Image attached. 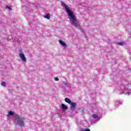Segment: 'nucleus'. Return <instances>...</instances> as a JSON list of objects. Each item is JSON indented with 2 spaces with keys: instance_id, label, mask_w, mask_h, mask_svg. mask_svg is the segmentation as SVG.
Returning <instances> with one entry per match:
<instances>
[{
  "instance_id": "obj_1",
  "label": "nucleus",
  "mask_w": 131,
  "mask_h": 131,
  "mask_svg": "<svg viewBox=\"0 0 131 131\" xmlns=\"http://www.w3.org/2000/svg\"><path fill=\"white\" fill-rule=\"evenodd\" d=\"M63 5L64 6V9L66 11V12L68 14L69 19L71 22V24H72V25H74L75 27L78 28V29H80L81 32H84V30L81 28L79 21L76 20V17L75 16L74 12L70 10L68 6L66 5L65 4H63Z\"/></svg>"
},
{
  "instance_id": "obj_2",
  "label": "nucleus",
  "mask_w": 131,
  "mask_h": 131,
  "mask_svg": "<svg viewBox=\"0 0 131 131\" xmlns=\"http://www.w3.org/2000/svg\"><path fill=\"white\" fill-rule=\"evenodd\" d=\"M117 89L120 91V94H124L125 95H128L131 94V89H128V85H125L123 83L119 85Z\"/></svg>"
},
{
  "instance_id": "obj_3",
  "label": "nucleus",
  "mask_w": 131,
  "mask_h": 131,
  "mask_svg": "<svg viewBox=\"0 0 131 131\" xmlns=\"http://www.w3.org/2000/svg\"><path fill=\"white\" fill-rule=\"evenodd\" d=\"M14 122L15 124L19 125V126H24V118L17 114L14 115Z\"/></svg>"
},
{
  "instance_id": "obj_4",
  "label": "nucleus",
  "mask_w": 131,
  "mask_h": 131,
  "mask_svg": "<svg viewBox=\"0 0 131 131\" xmlns=\"http://www.w3.org/2000/svg\"><path fill=\"white\" fill-rule=\"evenodd\" d=\"M19 57L21 59V61H23V62H26L27 59L26 57H25V55H24V53H19Z\"/></svg>"
},
{
  "instance_id": "obj_5",
  "label": "nucleus",
  "mask_w": 131,
  "mask_h": 131,
  "mask_svg": "<svg viewBox=\"0 0 131 131\" xmlns=\"http://www.w3.org/2000/svg\"><path fill=\"white\" fill-rule=\"evenodd\" d=\"M71 110L74 111L76 108L77 104L75 102H72L71 104Z\"/></svg>"
},
{
  "instance_id": "obj_6",
  "label": "nucleus",
  "mask_w": 131,
  "mask_h": 131,
  "mask_svg": "<svg viewBox=\"0 0 131 131\" xmlns=\"http://www.w3.org/2000/svg\"><path fill=\"white\" fill-rule=\"evenodd\" d=\"M59 42L60 45H61V46H62L63 48H67V44H66V43H65V42L63 40H59Z\"/></svg>"
},
{
  "instance_id": "obj_7",
  "label": "nucleus",
  "mask_w": 131,
  "mask_h": 131,
  "mask_svg": "<svg viewBox=\"0 0 131 131\" xmlns=\"http://www.w3.org/2000/svg\"><path fill=\"white\" fill-rule=\"evenodd\" d=\"M122 104V101H116L115 102V106L116 107H118L120 105H121Z\"/></svg>"
},
{
  "instance_id": "obj_8",
  "label": "nucleus",
  "mask_w": 131,
  "mask_h": 131,
  "mask_svg": "<svg viewBox=\"0 0 131 131\" xmlns=\"http://www.w3.org/2000/svg\"><path fill=\"white\" fill-rule=\"evenodd\" d=\"M64 101L66 102V103H68V104H71L72 102H71V100L68 98H66Z\"/></svg>"
},
{
  "instance_id": "obj_9",
  "label": "nucleus",
  "mask_w": 131,
  "mask_h": 131,
  "mask_svg": "<svg viewBox=\"0 0 131 131\" xmlns=\"http://www.w3.org/2000/svg\"><path fill=\"white\" fill-rule=\"evenodd\" d=\"M61 108H62V110H67L68 107H67V105L62 103L61 104Z\"/></svg>"
},
{
  "instance_id": "obj_10",
  "label": "nucleus",
  "mask_w": 131,
  "mask_h": 131,
  "mask_svg": "<svg viewBox=\"0 0 131 131\" xmlns=\"http://www.w3.org/2000/svg\"><path fill=\"white\" fill-rule=\"evenodd\" d=\"M13 115H14V112L12 111H9L7 115V117H9V116H13Z\"/></svg>"
},
{
  "instance_id": "obj_11",
  "label": "nucleus",
  "mask_w": 131,
  "mask_h": 131,
  "mask_svg": "<svg viewBox=\"0 0 131 131\" xmlns=\"http://www.w3.org/2000/svg\"><path fill=\"white\" fill-rule=\"evenodd\" d=\"M45 18H47V19H50V18H51V16L49 14H46V15L45 16Z\"/></svg>"
},
{
  "instance_id": "obj_12",
  "label": "nucleus",
  "mask_w": 131,
  "mask_h": 131,
  "mask_svg": "<svg viewBox=\"0 0 131 131\" xmlns=\"http://www.w3.org/2000/svg\"><path fill=\"white\" fill-rule=\"evenodd\" d=\"M93 117L95 119H96V118H98V115L97 114H93Z\"/></svg>"
},
{
  "instance_id": "obj_13",
  "label": "nucleus",
  "mask_w": 131,
  "mask_h": 131,
  "mask_svg": "<svg viewBox=\"0 0 131 131\" xmlns=\"http://www.w3.org/2000/svg\"><path fill=\"white\" fill-rule=\"evenodd\" d=\"M124 43V42H119L118 43V45H119V46H123Z\"/></svg>"
},
{
  "instance_id": "obj_14",
  "label": "nucleus",
  "mask_w": 131,
  "mask_h": 131,
  "mask_svg": "<svg viewBox=\"0 0 131 131\" xmlns=\"http://www.w3.org/2000/svg\"><path fill=\"white\" fill-rule=\"evenodd\" d=\"M1 85H2V86H6V83H5V82H2L1 83Z\"/></svg>"
},
{
  "instance_id": "obj_15",
  "label": "nucleus",
  "mask_w": 131,
  "mask_h": 131,
  "mask_svg": "<svg viewBox=\"0 0 131 131\" xmlns=\"http://www.w3.org/2000/svg\"><path fill=\"white\" fill-rule=\"evenodd\" d=\"M54 80H55V81H59V78L56 77L54 78Z\"/></svg>"
},
{
  "instance_id": "obj_16",
  "label": "nucleus",
  "mask_w": 131,
  "mask_h": 131,
  "mask_svg": "<svg viewBox=\"0 0 131 131\" xmlns=\"http://www.w3.org/2000/svg\"><path fill=\"white\" fill-rule=\"evenodd\" d=\"M19 54H24V53L22 51V49L19 50Z\"/></svg>"
},
{
  "instance_id": "obj_17",
  "label": "nucleus",
  "mask_w": 131,
  "mask_h": 131,
  "mask_svg": "<svg viewBox=\"0 0 131 131\" xmlns=\"http://www.w3.org/2000/svg\"><path fill=\"white\" fill-rule=\"evenodd\" d=\"M63 84H64V85H67V84H68V83L67 82H62Z\"/></svg>"
},
{
  "instance_id": "obj_18",
  "label": "nucleus",
  "mask_w": 131,
  "mask_h": 131,
  "mask_svg": "<svg viewBox=\"0 0 131 131\" xmlns=\"http://www.w3.org/2000/svg\"><path fill=\"white\" fill-rule=\"evenodd\" d=\"M6 8L8 9V10H11L12 8H11V7H9V6H6Z\"/></svg>"
},
{
  "instance_id": "obj_19",
  "label": "nucleus",
  "mask_w": 131,
  "mask_h": 131,
  "mask_svg": "<svg viewBox=\"0 0 131 131\" xmlns=\"http://www.w3.org/2000/svg\"><path fill=\"white\" fill-rule=\"evenodd\" d=\"M98 120H100V119H98Z\"/></svg>"
}]
</instances>
